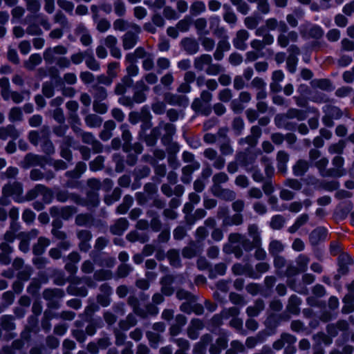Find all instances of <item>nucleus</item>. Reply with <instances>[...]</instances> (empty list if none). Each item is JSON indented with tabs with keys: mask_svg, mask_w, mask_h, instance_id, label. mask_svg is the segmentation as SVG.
I'll return each mask as SVG.
<instances>
[{
	"mask_svg": "<svg viewBox=\"0 0 354 354\" xmlns=\"http://www.w3.org/2000/svg\"><path fill=\"white\" fill-rule=\"evenodd\" d=\"M248 232L252 238V242L250 241L243 235L237 233H232L229 235V243L223 247L225 253H234L236 257L239 258L242 252L241 248L245 250H251L254 247L261 245V238L258 227L256 225H250L248 227Z\"/></svg>",
	"mask_w": 354,
	"mask_h": 354,
	"instance_id": "nucleus-1",
	"label": "nucleus"
},
{
	"mask_svg": "<svg viewBox=\"0 0 354 354\" xmlns=\"http://www.w3.org/2000/svg\"><path fill=\"white\" fill-rule=\"evenodd\" d=\"M88 186L90 189L87 194L86 199L85 201L82 200L77 196L72 195V200L77 204L87 206L88 208L96 207L100 203L98 198L97 191L102 188L105 191L110 190L113 187V182L110 179L104 180L103 183H101L100 180L95 178H91L88 180Z\"/></svg>",
	"mask_w": 354,
	"mask_h": 354,
	"instance_id": "nucleus-2",
	"label": "nucleus"
},
{
	"mask_svg": "<svg viewBox=\"0 0 354 354\" xmlns=\"http://www.w3.org/2000/svg\"><path fill=\"white\" fill-rule=\"evenodd\" d=\"M19 216V209L12 207L9 212V217L11 220L10 230L4 235L5 241L13 242L15 239L19 241L18 248L22 251V232H19L20 224L17 222Z\"/></svg>",
	"mask_w": 354,
	"mask_h": 354,
	"instance_id": "nucleus-3",
	"label": "nucleus"
},
{
	"mask_svg": "<svg viewBox=\"0 0 354 354\" xmlns=\"http://www.w3.org/2000/svg\"><path fill=\"white\" fill-rule=\"evenodd\" d=\"M12 196L17 203H22V184L19 182L9 183L5 185L2 189V196L0 198V203L7 205L10 203L9 197Z\"/></svg>",
	"mask_w": 354,
	"mask_h": 354,
	"instance_id": "nucleus-4",
	"label": "nucleus"
},
{
	"mask_svg": "<svg viewBox=\"0 0 354 354\" xmlns=\"http://www.w3.org/2000/svg\"><path fill=\"white\" fill-rule=\"evenodd\" d=\"M12 266L14 268H9L2 272V276L12 279L15 277H17V281L13 284V288L16 293H19L21 290L22 286V259H16Z\"/></svg>",
	"mask_w": 354,
	"mask_h": 354,
	"instance_id": "nucleus-5",
	"label": "nucleus"
},
{
	"mask_svg": "<svg viewBox=\"0 0 354 354\" xmlns=\"http://www.w3.org/2000/svg\"><path fill=\"white\" fill-rule=\"evenodd\" d=\"M296 118L299 121L304 120L306 118V113L303 111H300L296 109H290L286 115L280 116L277 115L275 118L276 124L279 127H284L288 130H292L295 129V126L290 125L289 122H286L287 119Z\"/></svg>",
	"mask_w": 354,
	"mask_h": 354,
	"instance_id": "nucleus-6",
	"label": "nucleus"
},
{
	"mask_svg": "<svg viewBox=\"0 0 354 354\" xmlns=\"http://www.w3.org/2000/svg\"><path fill=\"white\" fill-rule=\"evenodd\" d=\"M323 111L325 115L322 118V122L328 127H332L333 126L334 122L333 120H338L342 115V113L338 107L331 105L324 106L323 107Z\"/></svg>",
	"mask_w": 354,
	"mask_h": 354,
	"instance_id": "nucleus-7",
	"label": "nucleus"
},
{
	"mask_svg": "<svg viewBox=\"0 0 354 354\" xmlns=\"http://www.w3.org/2000/svg\"><path fill=\"white\" fill-rule=\"evenodd\" d=\"M131 28L132 31H128L122 38L123 47L125 50H129L133 48L138 40V35L140 32L141 28L138 25L131 24Z\"/></svg>",
	"mask_w": 354,
	"mask_h": 354,
	"instance_id": "nucleus-8",
	"label": "nucleus"
},
{
	"mask_svg": "<svg viewBox=\"0 0 354 354\" xmlns=\"http://www.w3.org/2000/svg\"><path fill=\"white\" fill-rule=\"evenodd\" d=\"M239 309L237 307H232L223 310L221 314L215 315L210 321V326L212 327H217L222 324L223 319H228L231 316L238 315Z\"/></svg>",
	"mask_w": 354,
	"mask_h": 354,
	"instance_id": "nucleus-9",
	"label": "nucleus"
},
{
	"mask_svg": "<svg viewBox=\"0 0 354 354\" xmlns=\"http://www.w3.org/2000/svg\"><path fill=\"white\" fill-rule=\"evenodd\" d=\"M63 291L59 288L47 289L44 291L43 297L48 300V307L50 308H57L59 307L58 299L63 297Z\"/></svg>",
	"mask_w": 354,
	"mask_h": 354,
	"instance_id": "nucleus-10",
	"label": "nucleus"
},
{
	"mask_svg": "<svg viewBox=\"0 0 354 354\" xmlns=\"http://www.w3.org/2000/svg\"><path fill=\"white\" fill-rule=\"evenodd\" d=\"M75 314L72 311H63L60 315H55L51 313V311L46 310L44 313V319L42 322V326L46 329L50 330V324H49V320L53 319V317H60L62 319L66 320H72L75 318Z\"/></svg>",
	"mask_w": 354,
	"mask_h": 354,
	"instance_id": "nucleus-11",
	"label": "nucleus"
},
{
	"mask_svg": "<svg viewBox=\"0 0 354 354\" xmlns=\"http://www.w3.org/2000/svg\"><path fill=\"white\" fill-rule=\"evenodd\" d=\"M300 32L304 37L313 38H320L323 35V30L319 26L317 25H312L308 23L301 26Z\"/></svg>",
	"mask_w": 354,
	"mask_h": 354,
	"instance_id": "nucleus-12",
	"label": "nucleus"
},
{
	"mask_svg": "<svg viewBox=\"0 0 354 354\" xmlns=\"http://www.w3.org/2000/svg\"><path fill=\"white\" fill-rule=\"evenodd\" d=\"M344 160L342 157L337 156L333 160V168L329 169L330 176L341 177L346 174V171L343 168Z\"/></svg>",
	"mask_w": 354,
	"mask_h": 354,
	"instance_id": "nucleus-13",
	"label": "nucleus"
},
{
	"mask_svg": "<svg viewBox=\"0 0 354 354\" xmlns=\"http://www.w3.org/2000/svg\"><path fill=\"white\" fill-rule=\"evenodd\" d=\"M211 191L214 196L227 201H233L236 198L234 191L221 187L212 186Z\"/></svg>",
	"mask_w": 354,
	"mask_h": 354,
	"instance_id": "nucleus-14",
	"label": "nucleus"
},
{
	"mask_svg": "<svg viewBox=\"0 0 354 354\" xmlns=\"http://www.w3.org/2000/svg\"><path fill=\"white\" fill-rule=\"evenodd\" d=\"M309 259L306 256L300 254L297 259V263L299 268H297L291 266L288 267L286 270V274L289 276L296 274L299 272H304L307 268V265Z\"/></svg>",
	"mask_w": 354,
	"mask_h": 354,
	"instance_id": "nucleus-15",
	"label": "nucleus"
},
{
	"mask_svg": "<svg viewBox=\"0 0 354 354\" xmlns=\"http://www.w3.org/2000/svg\"><path fill=\"white\" fill-rule=\"evenodd\" d=\"M204 328L203 322L198 319H194L191 321L187 328V335L191 339H196L200 331Z\"/></svg>",
	"mask_w": 354,
	"mask_h": 354,
	"instance_id": "nucleus-16",
	"label": "nucleus"
},
{
	"mask_svg": "<svg viewBox=\"0 0 354 354\" xmlns=\"http://www.w3.org/2000/svg\"><path fill=\"white\" fill-rule=\"evenodd\" d=\"M261 135V129L257 126H253L251 128V134L245 138H241L239 144H248L250 147H254L257 145L259 138Z\"/></svg>",
	"mask_w": 354,
	"mask_h": 354,
	"instance_id": "nucleus-17",
	"label": "nucleus"
},
{
	"mask_svg": "<svg viewBox=\"0 0 354 354\" xmlns=\"http://www.w3.org/2000/svg\"><path fill=\"white\" fill-rule=\"evenodd\" d=\"M68 52L67 48L64 46H57L53 48H50L45 50L44 53V59L48 63H53L55 62V54L65 55Z\"/></svg>",
	"mask_w": 354,
	"mask_h": 354,
	"instance_id": "nucleus-18",
	"label": "nucleus"
},
{
	"mask_svg": "<svg viewBox=\"0 0 354 354\" xmlns=\"http://www.w3.org/2000/svg\"><path fill=\"white\" fill-rule=\"evenodd\" d=\"M12 242L6 241L0 244V262L4 265H8L11 261L10 254L12 252V248L10 245Z\"/></svg>",
	"mask_w": 354,
	"mask_h": 354,
	"instance_id": "nucleus-19",
	"label": "nucleus"
},
{
	"mask_svg": "<svg viewBox=\"0 0 354 354\" xmlns=\"http://www.w3.org/2000/svg\"><path fill=\"white\" fill-rule=\"evenodd\" d=\"M266 30H277L281 32L285 33L288 30V26L283 21H278L274 18H270L266 21V26L263 27Z\"/></svg>",
	"mask_w": 354,
	"mask_h": 354,
	"instance_id": "nucleus-20",
	"label": "nucleus"
},
{
	"mask_svg": "<svg viewBox=\"0 0 354 354\" xmlns=\"http://www.w3.org/2000/svg\"><path fill=\"white\" fill-rule=\"evenodd\" d=\"M232 271L235 274H244L254 279L259 278V276L253 271L252 267L248 264L244 266L240 263L234 264L232 267Z\"/></svg>",
	"mask_w": 354,
	"mask_h": 354,
	"instance_id": "nucleus-21",
	"label": "nucleus"
},
{
	"mask_svg": "<svg viewBox=\"0 0 354 354\" xmlns=\"http://www.w3.org/2000/svg\"><path fill=\"white\" fill-rule=\"evenodd\" d=\"M102 294L97 296V302L102 306L106 307L110 304V295L112 293L111 288L106 283L102 284L100 287Z\"/></svg>",
	"mask_w": 354,
	"mask_h": 354,
	"instance_id": "nucleus-22",
	"label": "nucleus"
},
{
	"mask_svg": "<svg viewBox=\"0 0 354 354\" xmlns=\"http://www.w3.org/2000/svg\"><path fill=\"white\" fill-rule=\"evenodd\" d=\"M249 38V33L245 30H240L237 32L236 37L233 40L234 46L239 50H244L247 48L245 41Z\"/></svg>",
	"mask_w": 354,
	"mask_h": 354,
	"instance_id": "nucleus-23",
	"label": "nucleus"
},
{
	"mask_svg": "<svg viewBox=\"0 0 354 354\" xmlns=\"http://www.w3.org/2000/svg\"><path fill=\"white\" fill-rule=\"evenodd\" d=\"M192 108L195 112L203 115H208L212 111L209 104L202 102L199 98H196L194 100L192 104Z\"/></svg>",
	"mask_w": 354,
	"mask_h": 354,
	"instance_id": "nucleus-24",
	"label": "nucleus"
},
{
	"mask_svg": "<svg viewBox=\"0 0 354 354\" xmlns=\"http://www.w3.org/2000/svg\"><path fill=\"white\" fill-rule=\"evenodd\" d=\"M91 10L93 13V20L97 23V29L102 32L107 31L111 26L109 21L103 19L97 21L98 7L97 6L93 5L91 7Z\"/></svg>",
	"mask_w": 354,
	"mask_h": 354,
	"instance_id": "nucleus-25",
	"label": "nucleus"
},
{
	"mask_svg": "<svg viewBox=\"0 0 354 354\" xmlns=\"http://www.w3.org/2000/svg\"><path fill=\"white\" fill-rule=\"evenodd\" d=\"M200 168V163L198 162H194L183 168V175L181 180L184 183H189L192 180V174L194 171L198 170Z\"/></svg>",
	"mask_w": 354,
	"mask_h": 354,
	"instance_id": "nucleus-26",
	"label": "nucleus"
},
{
	"mask_svg": "<svg viewBox=\"0 0 354 354\" xmlns=\"http://www.w3.org/2000/svg\"><path fill=\"white\" fill-rule=\"evenodd\" d=\"M212 336L209 334L201 337L200 342L196 344L194 347L193 354H205L206 346L212 341Z\"/></svg>",
	"mask_w": 354,
	"mask_h": 354,
	"instance_id": "nucleus-27",
	"label": "nucleus"
},
{
	"mask_svg": "<svg viewBox=\"0 0 354 354\" xmlns=\"http://www.w3.org/2000/svg\"><path fill=\"white\" fill-rule=\"evenodd\" d=\"M212 62L211 55L203 54L194 59V67L196 70L202 71L205 70Z\"/></svg>",
	"mask_w": 354,
	"mask_h": 354,
	"instance_id": "nucleus-28",
	"label": "nucleus"
},
{
	"mask_svg": "<svg viewBox=\"0 0 354 354\" xmlns=\"http://www.w3.org/2000/svg\"><path fill=\"white\" fill-rule=\"evenodd\" d=\"M19 136V133L14 125L8 124L6 127H0V139L7 140L11 138L15 140Z\"/></svg>",
	"mask_w": 354,
	"mask_h": 354,
	"instance_id": "nucleus-29",
	"label": "nucleus"
},
{
	"mask_svg": "<svg viewBox=\"0 0 354 354\" xmlns=\"http://www.w3.org/2000/svg\"><path fill=\"white\" fill-rule=\"evenodd\" d=\"M22 348V334L20 335V338L15 339L12 342L10 346H4L2 348V354H17L19 351L21 352Z\"/></svg>",
	"mask_w": 354,
	"mask_h": 354,
	"instance_id": "nucleus-30",
	"label": "nucleus"
},
{
	"mask_svg": "<svg viewBox=\"0 0 354 354\" xmlns=\"http://www.w3.org/2000/svg\"><path fill=\"white\" fill-rule=\"evenodd\" d=\"M183 48L187 53L193 55L198 52L199 46L196 39L192 38H185L182 40Z\"/></svg>",
	"mask_w": 354,
	"mask_h": 354,
	"instance_id": "nucleus-31",
	"label": "nucleus"
},
{
	"mask_svg": "<svg viewBox=\"0 0 354 354\" xmlns=\"http://www.w3.org/2000/svg\"><path fill=\"white\" fill-rule=\"evenodd\" d=\"M327 230L324 227L315 229L310 234V241L312 244L316 245L319 241L326 239Z\"/></svg>",
	"mask_w": 354,
	"mask_h": 354,
	"instance_id": "nucleus-32",
	"label": "nucleus"
},
{
	"mask_svg": "<svg viewBox=\"0 0 354 354\" xmlns=\"http://www.w3.org/2000/svg\"><path fill=\"white\" fill-rule=\"evenodd\" d=\"M174 277L171 275H167L161 279V291L162 293L166 296H170L174 292V288L171 285L174 282Z\"/></svg>",
	"mask_w": 354,
	"mask_h": 354,
	"instance_id": "nucleus-33",
	"label": "nucleus"
},
{
	"mask_svg": "<svg viewBox=\"0 0 354 354\" xmlns=\"http://www.w3.org/2000/svg\"><path fill=\"white\" fill-rule=\"evenodd\" d=\"M296 342V339L293 335L284 333L281 335V339L275 341L273 344V348L276 350H280L286 344H293Z\"/></svg>",
	"mask_w": 354,
	"mask_h": 354,
	"instance_id": "nucleus-34",
	"label": "nucleus"
},
{
	"mask_svg": "<svg viewBox=\"0 0 354 354\" xmlns=\"http://www.w3.org/2000/svg\"><path fill=\"white\" fill-rule=\"evenodd\" d=\"M228 339L225 336L219 337L215 344L210 346L209 353L211 354H219L227 347Z\"/></svg>",
	"mask_w": 354,
	"mask_h": 354,
	"instance_id": "nucleus-35",
	"label": "nucleus"
},
{
	"mask_svg": "<svg viewBox=\"0 0 354 354\" xmlns=\"http://www.w3.org/2000/svg\"><path fill=\"white\" fill-rule=\"evenodd\" d=\"M129 222L124 218H119L115 224L111 226V232L115 235H121L128 228Z\"/></svg>",
	"mask_w": 354,
	"mask_h": 354,
	"instance_id": "nucleus-36",
	"label": "nucleus"
},
{
	"mask_svg": "<svg viewBox=\"0 0 354 354\" xmlns=\"http://www.w3.org/2000/svg\"><path fill=\"white\" fill-rule=\"evenodd\" d=\"M277 169L279 172L285 174L287 171V163L289 160V156L283 151H279L277 156Z\"/></svg>",
	"mask_w": 354,
	"mask_h": 354,
	"instance_id": "nucleus-37",
	"label": "nucleus"
},
{
	"mask_svg": "<svg viewBox=\"0 0 354 354\" xmlns=\"http://www.w3.org/2000/svg\"><path fill=\"white\" fill-rule=\"evenodd\" d=\"M76 212V209L71 206H66L62 208L53 207L51 209V213L55 212L58 216L66 220L68 219Z\"/></svg>",
	"mask_w": 354,
	"mask_h": 354,
	"instance_id": "nucleus-38",
	"label": "nucleus"
},
{
	"mask_svg": "<svg viewBox=\"0 0 354 354\" xmlns=\"http://www.w3.org/2000/svg\"><path fill=\"white\" fill-rule=\"evenodd\" d=\"M245 169L246 171L252 174V179L257 183H260L263 181V176L261 174V171L257 168V167L254 166L253 164L245 161Z\"/></svg>",
	"mask_w": 354,
	"mask_h": 354,
	"instance_id": "nucleus-39",
	"label": "nucleus"
},
{
	"mask_svg": "<svg viewBox=\"0 0 354 354\" xmlns=\"http://www.w3.org/2000/svg\"><path fill=\"white\" fill-rule=\"evenodd\" d=\"M73 138L67 136L64 138V142L61 147V156L68 161L72 160V153L68 149L72 145Z\"/></svg>",
	"mask_w": 354,
	"mask_h": 354,
	"instance_id": "nucleus-40",
	"label": "nucleus"
},
{
	"mask_svg": "<svg viewBox=\"0 0 354 354\" xmlns=\"http://www.w3.org/2000/svg\"><path fill=\"white\" fill-rule=\"evenodd\" d=\"M0 325L3 330L10 332L15 329L16 326L14 317L12 315H5L0 318Z\"/></svg>",
	"mask_w": 354,
	"mask_h": 354,
	"instance_id": "nucleus-41",
	"label": "nucleus"
},
{
	"mask_svg": "<svg viewBox=\"0 0 354 354\" xmlns=\"http://www.w3.org/2000/svg\"><path fill=\"white\" fill-rule=\"evenodd\" d=\"M120 129L122 131V140H124L123 145V150L127 152H129L131 151V134L128 129L127 124H123L121 125Z\"/></svg>",
	"mask_w": 354,
	"mask_h": 354,
	"instance_id": "nucleus-42",
	"label": "nucleus"
},
{
	"mask_svg": "<svg viewBox=\"0 0 354 354\" xmlns=\"http://www.w3.org/2000/svg\"><path fill=\"white\" fill-rule=\"evenodd\" d=\"M127 239L131 242L138 241L144 243L149 240L147 234L145 232H139L136 230L129 232L127 235Z\"/></svg>",
	"mask_w": 354,
	"mask_h": 354,
	"instance_id": "nucleus-43",
	"label": "nucleus"
},
{
	"mask_svg": "<svg viewBox=\"0 0 354 354\" xmlns=\"http://www.w3.org/2000/svg\"><path fill=\"white\" fill-rule=\"evenodd\" d=\"M243 223V216L240 213H236L233 216H225L223 220V226L239 225Z\"/></svg>",
	"mask_w": 354,
	"mask_h": 354,
	"instance_id": "nucleus-44",
	"label": "nucleus"
},
{
	"mask_svg": "<svg viewBox=\"0 0 354 354\" xmlns=\"http://www.w3.org/2000/svg\"><path fill=\"white\" fill-rule=\"evenodd\" d=\"M1 95L4 100H10V80L8 77H3L0 79Z\"/></svg>",
	"mask_w": 354,
	"mask_h": 354,
	"instance_id": "nucleus-45",
	"label": "nucleus"
},
{
	"mask_svg": "<svg viewBox=\"0 0 354 354\" xmlns=\"http://www.w3.org/2000/svg\"><path fill=\"white\" fill-rule=\"evenodd\" d=\"M301 299L296 295H292L289 299L287 310L290 313L298 314Z\"/></svg>",
	"mask_w": 354,
	"mask_h": 354,
	"instance_id": "nucleus-46",
	"label": "nucleus"
},
{
	"mask_svg": "<svg viewBox=\"0 0 354 354\" xmlns=\"http://www.w3.org/2000/svg\"><path fill=\"white\" fill-rule=\"evenodd\" d=\"M304 16V12L301 9H295L292 14H289L286 17V20L291 27H296L298 24V19Z\"/></svg>",
	"mask_w": 354,
	"mask_h": 354,
	"instance_id": "nucleus-47",
	"label": "nucleus"
},
{
	"mask_svg": "<svg viewBox=\"0 0 354 354\" xmlns=\"http://www.w3.org/2000/svg\"><path fill=\"white\" fill-rule=\"evenodd\" d=\"M86 169V165L83 162H80L76 165L73 171H67L66 175L71 178H79Z\"/></svg>",
	"mask_w": 354,
	"mask_h": 354,
	"instance_id": "nucleus-48",
	"label": "nucleus"
},
{
	"mask_svg": "<svg viewBox=\"0 0 354 354\" xmlns=\"http://www.w3.org/2000/svg\"><path fill=\"white\" fill-rule=\"evenodd\" d=\"M304 181L311 187L310 189H304L303 192L307 196L312 195L315 189H317L320 187L319 182L315 178L309 177L304 180Z\"/></svg>",
	"mask_w": 354,
	"mask_h": 354,
	"instance_id": "nucleus-49",
	"label": "nucleus"
},
{
	"mask_svg": "<svg viewBox=\"0 0 354 354\" xmlns=\"http://www.w3.org/2000/svg\"><path fill=\"white\" fill-rule=\"evenodd\" d=\"M263 308V301L262 300H257L254 306L248 307L246 313L249 317H255L259 314Z\"/></svg>",
	"mask_w": 354,
	"mask_h": 354,
	"instance_id": "nucleus-50",
	"label": "nucleus"
},
{
	"mask_svg": "<svg viewBox=\"0 0 354 354\" xmlns=\"http://www.w3.org/2000/svg\"><path fill=\"white\" fill-rule=\"evenodd\" d=\"M85 64L89 69L93 71H97L100 70V64L94 58L93 51L91 50H88V55H87L85 58Z\"/></svg>",
	"mask_w": 354,
	"mask_h": 354,
	"instance_id": "nucleus-51",
	"label": "nucleus"
},
{
	"mask_svg": "<svg viewBox=\"0 0 354 354\" xmlns=\"http://www.w3.org/2000/svg\"><path fill=\"white\" fill-rule=\"evenodd\" d=\"M344 306L342 308V312L348 314L354 310V297L351 294L346 295L344 299Z\"/></svg>",
	"mask_w": 354,
	"mask_h": 354,
	"instance_id": "nucleus-52",
	"label": "nucleus"
},
{
	"mask_svg": "<svg viewBox=\"0 0 354 354\" xmlns=\"http://www.w3.org/2000/svg\"><path fill=\"white\" fill-rule=\"evenodd\" d=\"M50 241L48 239L40 237L37 243L33 248V252L36 255L41 254L49 245Z\"/></svg>",
	"mask_w": 354,
	"mask_h": 354,
	"instance_id": "nucleus-53",
	"label": "nucleus"
},
{
	"mask_svg": "<svg viewBox=\"0 0 354 354\" xmlns=\"http://www.w3.org/2000/svg\"><path fill=\"white\" fill-rule=\"evenodd\" d=\"M308 169V164L306 161L299 160L293 167V174L297 176H303Z\"/></svg>",
	"mask_w": 354,
	"mask_h": 354,
	"instance_id": "nucleus-54",
	"label": "nucleus"
},
{
	"mask_svg": "<svg viewBox=\"0 0 354 354\" xmlns=\"http://www.w3.org/2000/svg\"><path fill=\"white\" fill-rule=\"evenodd\" d=\"M85 122L91 128L99 127L102 123V120L97 115L89 114L85 118Z\"/></svg>",
	"mask_w": 354,
	"mask_h": 354,
	"instance_id": "nucleus-55",
	"label": "nucleus"
},
{
	"mask_svg": "<svg viewBox=\"0 0 354 354\" xmlns=\"http://www.w3.org/2000/svg\"><path fill=\"white\" fill-rule=\"evenodd\" d=\"M69 122L71 125V128L76 134L80 135L82 132L80 127L81 122L77 114H69Z\"/></svg>",
	"mask_w": 354,
	"mask_h": 354,
	"instance_id": "nucleus-56",
	"label": "nucleus"
},
{
	"mask_svg": "<svg viewBox=\"0 0 354 354\" xmlns=\"http://www.w3.org/2000/svg\"><path fill=\"white\" fill-rule=\"evenodd\" d=\"M266 29L263 27L258 28L255 31V35L257 36H263V45H270L274 42V37L270 34H265Z\"/></svg>",
	"mask_w": 354,
	"mask_h": 354,
	"instance_id": "nucleus-57",
	"label": "nucleus"
},
{
	"mask_svg": "<svg viewBox=\"0 0 354 354\" xmlns=\"http://www.w3.org/2000/svg\"><path fill=\"white\" fill-rule=\"evenodd\" d=\"M261 19V17L259 14H256L246 17L244 23L248 28L252 30L257 28Z\"/></svg>",
	"mask_w": 354,
	"mask_h": 354,
	"instance_id": "nucleus-58",
	"label": "nucleus"
},
{
	"mask_svg": "<svg viewBox=\"0 0 354 354\" xmlns=\"http://www.w3.org/2000/svg\"><path fill=\"white\" fill-rule=\"evenodd\" d=\"M227 270V267L224 263L216 264L213 269L209 270V277L210 279L216 278L217 276L224 275Z\"/></svg>",
	"mask_w": 354,
	"mask_h": 354,
	"instance_id": "nucleus-59",
	"label": "nucleus"
},
{
	"mask_svg": "<svg viewBox=\"0 0 354 354\" xmlns=\"http://www.w3.org/2000/svg\"><path fill=\"white\" fill-rule=\"evenodd\" d=\"M206 10L205 4L201 1H194L190 7V13L192 15H198Z\"/></svg>",
	"mask_w": 354,
	"mask_h": 354,
	"instance_id": "nucleus-60",
	"label": "nucleus"
},
{
	"mask_svg": "<svg viewBox=\"0 0 354 354\" xmlns=\"http://www.w3.org/2000/svg\"><path fill=\"white\" fill-rule=\"evenodd\" d=\"M137 323V320L133 315L129 314L126 320L121 321L119 323V326L121 330H127L131 327L135 326Z\"/></svg>",
	"mask_w": 354,
	"mask_h": 354,
	"instance_id": "nucleus-61",
	"label": "nucleus"
},
{
	"mask_svg": "<svg viewBox=\"0 0 354 354\" xmlns=\"http://www.w3.org/2000/svg\"><path fill=\"white\" fill-rule=\"evenodd\" d=\"M194 26L198 35H207L209 31L206 30L207 21L205 18H198L194 21Z\"/></svg>",
	"mask_w": 354,
	"mask_h": 354,
	"instance_id": "nucleus-62",
	"label": "nucleus"
},
{
	"mask_svg": "<svg viewBox=\"0 0 354 354\" xmlns=\"http://www.w3.org/2000/svg\"><path fill=\"white\" fill-rule=\"evenodd\" d=\"M314 86L326 91H330L334 89V86L330 80L326 79H321L318 80H315L313 82Z\"/></svg>",
	"mask_w": 354,
	"mask_h": 354,
	"instance_id": "nucleus-63",
	"label": "nucleus"
},
{
	"mask_svg": "<svg viewBox=\"0 0 354 354\" xmlns=\"http://www.w3.org/2000/svg\"><path fill=\"white\" fill-rule=\"evenodd\" d=\"M230 346L231 347L227 351L226 354H239L244 351L243 344L238 340L232 341Z\"/></svg>",
	"mask_w": 354,
	"mask_h": 354,
	"instance_id": "nucleus-64",
	"label": "nucleus"
}]
</instances>
